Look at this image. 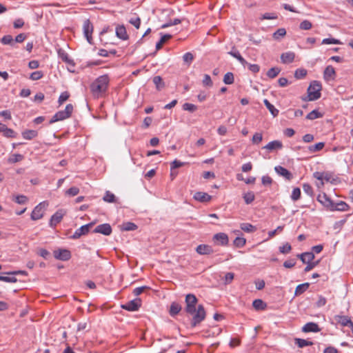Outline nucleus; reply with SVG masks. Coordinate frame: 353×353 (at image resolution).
I'll return each mask as SVG.
<instances>
[{
    "instance_id": "1",
    "label": "nucleus",
    "mask_w": 353,
    "mask_h": 353,
    "mask_svg": "<svg viewBox=\"0 0 353 353\" xmlns=\"http://www.w3.org/2000/svg\"><path fill=\"white\" fill-rule=\"evenodd\" d=\"M185 311L187 314L193 315L191 321V326L196 327L200 324L205 318L206 312L203 305H199L196 307L198 299L193 294H188L185 299Z\"/></svg>"
},
{
    "instance_id": "2",
    "label": "nucleus",
    "mask_w": 353,
    "mask_h": 353,
    "mask_svg": "<svg viewBox=\"0 0 353 353\" xmlns=\"http://www.w3.org/2000/svg\"><path fill=\"white\" fill-rule=\"evenodd\" d=\"M110 78L108 74H103L97 78L90 85L92 93L97 97L105 93L108 88Z\"/></svg>"
},
{
    "instance_id": "3",
    "label": "nucleus",
    "mask_w": 353,
    "mask_h": 353,
    "mask_svg": "<svg viewBox=\"0 0 353 353\" xmlns=\"http://www.w3.org/2000/svg\"><path fill=\"white\" fill-rule=\"evenodd\" d=\"M321 89L322 85L319 81H312L307 90V96L306 97H302V100L305 101H316L319 99L321 96Z\"/></svg>"
},
{
    "instance_id": "4",
    "label": "nucleus",
    "mask_w": 353,
    "mask_h": 353,
    "mask_svg": "<svg viewBox=\"0 0 353 353\" xmlns=\"http://www.w3.org/2000/svg\"><path fill=\"white\" fill-rule=\"evenodd\" d=\"M73 112V105L70 103L65 106V110L57 112L50 120V124L69 118Z\"/></svg>"
},
{
    "instance_id": "5",
    "label": "nucleus",
    "mask_w": 353,
    "mask_h": 353,
    "mask_svg": "<svg viewBox=\"0 0 353 353\" xmlns=\"http://www.w3.org/2000/svg\"><path fill=\"white\" fill-rule=\"evenodd\" d=\"M48 205V203L47 201H43L38 204L31 213V219L33 221L41 219L43 216L45 209Z\"/></svg>"
},
{
    "instance_id": "6",
    "label": "nucleus",
    "mask_w": 353,
    "mask_h": 353,
    "mask_svg": "<svg viewBox=\"0 0 353 353\" xmlns=\"http://www.w3.org/2000/svg\"><path fill=\"white\" fill-rule=\"evenodd\" d=\"M83 34L86 38L88 42L90 44L92 43V32L93 26L89 19H86L83 22Z\"/></svg>"
},
{
    "instance_id": "7",
    "label": "nucleus",
    "mask_w": 353,
    "mask_h": 353,
    "mask_svg": "<svg viewBox=\"0 0 353 353\" xmlns=\"http://www.w3.org/2000/svg\"><path fill=\"white\" fill-rule=\"evenodd\" d=\"M95 224V222H91L84 225H82L79 229H77L74 233L71 236L73 239H79L81 236L87 234L90 229Z\"/></svg>"
},
{
    "instance_id": "8",
    "label": "nucleus",
    "mask_w": 353,
    "mask_h": 353,
    "mask_svg": "<svg viewBox=\"0 0 353 353\" xmlns=\"http://www.w3.org/2000/svg\"><path fill=\"white\" fill-rule=\"evenodd\" d=\"M66 211L63 209L58 210L50 218L49 225L51 228H54L60 223L63 217L65 215Z\"/></svg>"
},
{
    "instance_id": "9",
    "label": "nucleus",
    "mask_w": 353,
    "mask_h": 353,
    "mask_svg": "<svg viewBox=\"0 0 353 353\" xmlns=\"http://www.w3.org/2000/svg\"><path fill=\"white\" fill-rule=\"evenodd\" d=\"M54 257L61 261H68L71 258V252L67 249H58L53 252Z\"/></svg>"
},
{
    "instance_id": "10",
    "label": "nucleus",
    "mask_w": 353,
    "mask_h": 353,
    "mask_svg": "<svg viewBox=\"0 0 353 353\" xmlns=\"http://www.w3.org/2000/svg\"><path fill=\"white\" fill-rule=\"evenodd\" d=\"M141 305V300L139 298H137L134 300L128 301L124 305H121L123 309L128 311H137Z\"/></svg>"
},
{
    "instance_id": "11",
    "label": "nucleus",
    "mask_w": 353,
    "mask_h": 353,
    "mask_svg": "<svg viewBox=\"0 0 353 353\" xmlns=\"http://www.w3.org/2000/svg\"><path fill=\"white\" fill-rule=\"evenodd\" d=\"M317 201L330 210L334 206V201L325 193L319 194Z\"/></svg>"
},
{
    "instance_id": "12",
    "label": "nucleus",
    "mask_w": 353,
    "mask_h": 353,
    "mask_svg": "<svg viewBox=\"0 0 353 353\" xmlns=\"http://www.w3.org/2000/svg\"><path fill=\"white\" fill-rule=\"evenodd\" d=\"M112 229L109 223H103L97 225L93 230L94 233H99L105 236H109L112 234Z\"/></svg>"
},
{
    "instance_id": "13",
    "label": "nucleus",
    "mask_w": 353,
    "mask_h": 353,
    "mask_svg": "<svg viewBox=\"0 0 353 353\" xmlns=\"http://www.w3.org/2000/svg\"><path fill=\"white\" fill-rule=\"evenodd\" d=\"M274 170L278 174L285 177L288 181H290L293 177L292 174L283 166L277 165L274 168Z\"/></svg>"
},
{
    "instance_id": "14",
    "label": "nucleus",
    "mask_w": 353,
    "mask_h": 353,
    "mask_svg": "<svg viewBox=\"0 0 353 353\" xmlns=\"http://www.w3.org/2000/svg\"><path fill=\"white\" fill-rule=\"evenodd\" d=\"M283 148V143L281 141L275 140L270 141L266 145L263 146L262 149H265L269 151H273L275 150H281Z\"/></svg>"
},
{
    "instance_id": "15",
    "label": "nucleus",
    "mask_w": 353,
    "mask_h": 353,
    "mask_svg": "<svg viewBox=\"0 0 353 353\" xmlns=\"http://www.w3.org/2000/svg\"><path fill=\"white\" fill-rule=\"evenodd\" d=\"M194 199L196 201H198L201 203H206L209 202L212 196L209 195L208 193L203 192H196L193 196Z\"/></svg>"
},
{
    "instance_id": "16",
    "label": "nucleus",
    "mask_w": 353,
    "mask_h": 353,
    "mask_svg": "<svg viewBox=\"0 0 353 353\" xmlns=\"http://www.w3.org/2000/svg\"><path fill=\"white\" fill-rule=\"evenodd\" d=\"M321 330L317 323L314 322L307 323L303 327V332H318Z\"/></svg>"
},
{
    "instance_id": "17",
    "label": "nucleus",
    "mask_w": 353,
    "mask_h": 353,
    "mask_svg": "<svg viewBox=\"0 0 353 353\" xmlns=\"http://www.w3.org/2000/svg\"><path fill=\"white\" fill-rule=\"evenodd\" d=\"M196 251L199 254H210L214 252L212 248L210 245L205 244H201L196 248Z\"/></svg>"
},
{
    "instance_id": "18",
    "label": "nucleus",
    "mask_w": 353,
    "mask_h": 353,
    "mask_svg": "<svg viewBox=\"0 0 353 353\" xmlns=\"http://www.w3.org/2000/svg\"><path fill=\"white\" fill-rule=\"evenodd\" d=\"M335 70L332 65H328L325 68L323 72V77L325 81L333 80L335 77Z\"/></svg>"
},
{
    "instance_id": "19",
    "label": "nucleus",
    "mask_w": 353,
    "mask_h": 353,
    "mask_svg": "<svg viewBox=\"0 0 353 353\" xmlns=\"http://www.w3.org/2000/svg\"><path fill=\"white\" fill-rule=\"evenodd\" d=\"M213 239L218 241L221 245H226L228 243V236L225 233L220 232L216 234Z\"/></svg>"
},
{
    "instance_id": "20",
    "label": "nucleus",
    "mask_w": 353,
    "mask_h": 353,
    "mask_svg": "<svg viewBox=\"0 0 353 353\" xmlns=\"http://www.w3.org/2000/svg\"><path fill=\"white\" fill-rule=\"evenodd\" d=\"M1 132H3V134L6 138H15L17 135V133L14 132L12 129L8 128L6 125H2Z\"/></svg>"
},
{
    "instance_id": "21",
    "label": "nucleus",
    "mask_w": 353,
    "mask_h": 353,
    "mask_svg": "<svg viewBox=\"0 0 353 353\" xmlns=\"http://www.w3.org/2000/svg\"><path fill=\"white\" fill-rule=\"evenodd\" d=\"M295 58V54L293 52H284L281 55V59L283 63H292Z\"/></svg>"
},
{
    "instance_id": "22",
    "label": "nucleus",
    "mask_w": 353,
    "mask_h": 353,
    "mask_svg": "<svg viewBox=\"0 0 353 353\" xmlns=\"http://www.w3.org/2000/svg\"><path fill=\"white\" fill-rule=\"evenodd\" d=\"M58 56L61 60L68 64L74 65V61L71 59L68 55V54L63 49L60 48L57 51Z\"/></svg>"
},
{
    "instance_id": "23",
    "label": "nucleus",
    "mask_w": 353,
    "mask_h": 353,
    "mask_svg": "<svg viewBox=\"0 0 353 353\" xmlns=\"http://www.w3.org/2000/svg\"><path fill=\"white\" fill-rule=\"evenodd\" d=\"M116 35L122 40H126L128 39V35L124 26H118L116 28Z\"/></svg>"
},
{
    "instance_id": "24",
    "label": "nucleus",
    "mask_w": 353,
    "mask_h": 353,
    "mask_svg": "<svg viewBox=\"0 0 353 353\" xmlns=\"http://www.w3.org/2000/svg\"><path fill=\"white\" fill-rule=\"evenodd\" d=\"M181 305L177 302H172L170 307L169 313L170 316H174L178 314L181 310Z\"/></svg>"
},
{
    "instance_id": "25",
    "label": "nucleus",
    "mask_w": 353,
    "mask_h": 353,
    "mask_svg": "<svg viewBox=\"0 0 353 353\" xmlns=\"http://www.w3.org/2000/svg\"><path fill=\"white\" fill-rule=\"evenodd\" d=\"M334 320L338 324H340L343 327H346L348 325V323L351 319L347 316L336 315L334 316Z\"/></svg>"
},
{
    "instance_id": "26",
    "label": "nucleus",
    "mask_w": 353,
    "mask_h": 353,
    "mask_svg": "<svg viewBox=\"0 0 353 353\" xmlns=\"http://www.w3.org/2000/svg\"><path fill=\"white\" fill-rule=\"evenodd\" d=\"M121 230L122 231H134L137 229V225L132 222H124L119 225Z\"/></svg>"
},
{
    "instance_id": "27",
    "label": "nucleus",
    "mask_w": 353,
    "mask_h": 353,
    "mask_svg": "<svg viewBox=\"0 0 353 353\" xmlns=\"http://www.w3.org/2000/svg\"><path fill=\"white\" fill-rule=\"evenodd\" d=\"M348 209V205L344 201H339L338 203L334 202V206L332 208L331 211H346Z\"/></svg>"
},
{
    "instance_id": "28",
    "label": "nucleus",
    "mask_w": 353,
    "mask_h": 353,
    "mask_svg": "<svg viewBox=\"0 0 353 353\" xmlns=\"http://www.w3.org/2000/svg\"><path fill=\"white\" fill-rule=\"evenodd\" d=\"M252 306L256 310H264L267 307V304L262 299H255L252 303Z\"/></svg>"
},
{
    "instance_id": "29",
    "label": "nucleus",
    "mask_w": 353,
    "mask_h": 353,
    "mask_svg": "<svg viewBox=\"0 0 353 353\" xmlns=\"http://www.w3.org/2000/svg\"><path fill=\"white\" fill-rule=\"evenodd\" d=\"M38 132L34 130H26L22 132V137L26 140H31L37 137Z\"/></svg>"
},
{
    "instance_id": "30",
    "label": "nucleus",
    "mask_w": 353,
    "mask_h": 353,
    "mask_svg": "<svg viewBox=\"0 0 353 353\" xmlns=\"http://www.w3.org/2000/svg\"><path fill=\"white\" fill-rule=\"evenodd\" d=\"M263 103L274 117L279 114V110H277L268 99H264Z\"/></svg>"
},
{
    "instance_id": "31",
    "label": "nucleus",
    "mask_w": 353,
    "mask_h": 353,
    "mask_svg": "<svg viewBox=\"0 0 353 353\" xmlns=\"http://www.w3.org/2000/svg\"><path fill=\"white\" fill-rule=\"evenodd\" d=\"M310 283H304L302 284H300L296 286L294 295L295 296H299L304 293L309 288Z\"/></svg>"
},
{
    "instance_id": "32",
    "label": "nucleus",
    "mask_w": 353,
    "mask_h": 353,
    "mask_svg": "<svg viewBox=\"0 0 353 353\" xmlns=\"http://www.w3.org/2000/svg\"><path fill=\"white\" fill-rule=\"evenodd\" d=\"M152 81L156 86L157 90H161L165 87V83L160 76L153 77Z\"/></svg>"
},
{
    "instance_id": "33",
    "label": "nucleus",
    "mask_w": 353,
    "mask_h": 353,
    "mask_svg": "<svg viewBox=\"0 0 353 353\" xmlns=\"http://www.w3.org/2000/svg\"><path fill=\"white\" fill-rule=\"evenodd\" d=\"M294 341L295 344L300 348H303L305 346H311L314 344L312 341L299 338H296Z\"/></svg>"
},
{
    "instance_id": "34",
    "label": "nucleus",
    "mask_w": 353,
    "mask_h": 353,
    "mask_svg": "<svg viewBox=\"0 0 353 353\" xmlns=\"http://www.w3.org/2000/svg\"><path fill=\"white\" fill-rule=\"evenodd\" d=\"M323 116V114L320 112L318 110H314L308 113L305 118L308 120H314L316 119L321 118Z\"/></svg>"
},
{
    "instance_id": "35",
    "label": "nucleus",
    "mask_w": 353,
    "mask_h": 353,
    "mask_svg": "<svg viewBox=\"0 0 353 353\" xmlns=\"http://www.w3.org/2000/svg\"><path fill=\"white\" fill-rule=\"evenodd\" d=\"M171 38L172 36L169 34L162 35L160 40L156 44L157 50H160L162 48L163 45Z\"/></svg>"
},
{
    "instance_id": "36",
    "label": "nucleus",
    "mask_w": 353,
    "mask_h": 353,
    "mask_svg": "<svg viewBox=\"0 0 353 353\" xmlns=\"http://www.w3.org/2000/svg\"><path fill=\"white\" fill-rule=\"evenodd\" d=\"M281 72V69L279 67H273L269 69L266 73V75L270 79L275 78Z\"/></svg>"
},
{
    "instance_id": "37",
    "label": "nucleus",
    "mask_w": 353,
    "mask_h": 353,
    "mask_svg": "<svg viewBox=\"0 0 353 353\" xmlns=\"http://www.w3.org/2000/svg\"><path fill=\"white\" fill-rule=\"evenodd\" d=\"M243 198L246 204H250L254 201L255 199V195L253 192L250 191L243 194Z\"/></svg>"
},
{
    "instance_id": "38",
    "label": "nucleus",
    "mask_w": 353,
    "mask_h": 353,
    "mask_svg": "<svg viewBox=\"0 0 353 353\" xmlns=\"http://www.w3.org/2000/svg\"><path fill=\"white\" fill-rule=\"evenodd\" d=\"M241 229L246 232H254L256 230V227L248 223H243L241 224Z\"/></svg>"
},
{
    "instance_id": "39",
    "label": "nucleus",
    "mask_w": 353,
    "mask_h": 353,
    "mask_svg": "<svg viewBox=\"0 0 353 353\" xmlns=\"http://www.w3.org/2000/svg\"><path fill=\"white\" fill-rule=\"evenodd\" d=\"M23 159V156L20 154H13L8 159L9 163H15Z\"/></svg>"
},
{
    "instance_id": "40",
    "label": "nucleus",
    "mask_w": 353,
    "mask_h": 353,
    "mask_svg": "<svg viewBox=\"0 0 353 353\" xmlns=\"http://www.w3.org/2000/svg\"><path fill=\"white\" fill-rule=\"evenodd\" d=\"M325 146V143L323 142H319L316 143L315 145H310L308 147V150L310 152L314 153L318 151L321 150Z\"/></svg>"
},
{
    "instance_id": "41",
    "label": "nucleus",
    "mask_w": 353,
    "mask_h": 353,
    "mask_svg": "<svg viewBox=\"0 0 353 353\" xmlns=\"http://www.w3.org/2000/svg\"><path fill=\"white\" fill-rule=\"evenodd\" d=\"M1 42L3 45H10L11 46H14V39L10 34L3 36L1 39Z\"/></svg>"
},
{
    "instance_id": "42",
    "label": "nucleus",
    "mask_w": 353,
    "mask_h": 353,
    "mask_svg": "<svg viewBox=\"0 0 353 353\" xmlns=\"http://www.w3.org/2000/svg\"><path fill=\"white\" fill-rule=\"evenodd\" d=\"M286 34V30L285 28H279L273 34V38L275 40H279L283 38Z\"/></svg>"
},
{
    "instance_id": "43",
    "label": "nucleus",
    "mask_w": 353,
    "mask_h": 353,
    "mask_svg": "<svg viewBox=\"0 0 353 353\" xmlns=\"http://www.w3.org/2000/svg\"><path fill=\"white\" fill-rule=\"evenodd\" d=\"M307 74V70L303 68H298L294 72V77L297 79L304 78Z\"/></svg>"
},
{
    "instance_id": "44",
    "label": "nucleus",
    "mask_w": 353,
    "mask_h": 353,
    "mask_svg": "<svg viewBox=\"0 0 353 353\" xmlns=\"http://www.w3.org/2000/svg\"><path fill=\"white\" fill-rule=\"evenodd\" d=\"M234 74L232 72H228L224 75L223 82L225 84H228V85L232 84L234 83Z\"/></svg>"
},
{
    "instance_id": "45",
    "label": "nucleus",
    "mask_w": 353,
    "mask_h": 353,
    "mask_svg": "<svg viewBox=\"0 0 353 353\" xmlns=\"http://www.w3.org/2000/svg\"><path fill=\"white\" fill-rule=\"evenodd\" d=\"M103 200L108 203H114L115 202V196L110 191H107L103 198Z\"/></svg>"
},
{
    "instance_id": "46",
    "label": "nucleus",
    "mask_w": 353,
    "mask_h": 353,
    "mask_svg": "<svg viewBox=\"0 0 353 353\" xmlns=\"http://www.w3.org/2000/svg\"><path fill=\"white\" fill-rule=\"evenodd\" d=\"M301 198V190L299 188H294L291 194V199L294 201L299 200Z\"/></svg>"
},
{
    "instance_id": "47",
    "label": "nucleus",
    "mask_w": 353,
    "mask_h": 353,
    "mask_svg": "<svg viewBox=\"0 0 353 353\" xmlns=\"http://www.w3.org/2000/svg\"><path fill=\"white\" fill-rule=\"evenodd\" d=\"M43 77L42 71L37 70L30 74V79L32 81H37L41 79Z\"/></svg>"
},
{
    "instance_id": "48",
    "label": "nucleus",
    "mask_w": 353,
    "mask_h": 353,
    "mask_svg": "<svg viewBox=\"0 0 353 353\" xmlns=\"http://www.w3.org/2000/svg\"><path fill=\"white\" fill-rule=\"evenodd\" d=\"M314 259V254L312 252H304V259H302V262L303 263H307L310 261H313Z\"/></svg>"
},
{
    "instance_id": "49",
    "label": "nucleus",
    "mask_w": 353,
    "mask_h": 353,
    "mask_svg": "<svg viewBox=\"0 0 353 353\" xmlns=\"http://www.w3.org/2000/svg\"><path fill=\"white\" fill-rule=\"evenodd\" d=\"M183 110L185 111H189L190 112H194L197 110L196 105L190 103H185L183 105Z\"/></svg>"
},
{
    "instance_id": "50",
    "label": "nucleus",
    "mask_w": 353,
    "mask_h": 353,
    "mask_svg": "<svg viewBox=\"0 0 353 353\" xmlns=\"http://www.w3.org/2000/svg\"><path fill=\"white\" fill-rule=\"evenodd\" d=\"M183 60L188 65H190L194 60V56L191 52H186L183 56Z\"/></svg>"
},
{
    "instance_id": "51",
    "label": "nucleus",
    "mask_w": 353,
    "mask_h": 353,
    "mask_svg": "<svg viewBox=\"0 0 353 353\" xmlns=\"http://www.w3.org/2000/svg\"><path fill=\"white\" fill-rule=\"evenodd\" d=\"M263 140V134L260 132H256L252 139V142L253 144L258 145Z\"/></svg>"
},
{
    "instance_id": "52",
    "label": "nucleus",
    "mask_w": 353,
    "mask_h": 353,
    "mask_svg": "<svg viewBox=\"0 0 353 353\" xmlns=\"http://www.w3.org/2000/svg\"><path fill=\"white\" fill-rule=\"evenodd\" d=\"M312 27V23L308 20H303L302 22H301L299 25V28L301 30H310Z\"/></svg>"
},
{
    "instance_id": "53",
    "label": "nucleus",
    "mask_w": 353,
    "mask_h": 353,
    "mask_svg": "<svg viewBox=\"0 0 353 353\" xmlns=\"http://www.w3.org/2000/svg\"><path fill=\"white\" fill-rule=\"evenodd\" d=\"M246 240L243 237H236L234 241V244L237 248H242L245 245Z\"/></svg>"
},
{
    "instance_id": "54",
    "label": "nucleus",
    "mask_w": 353,
    "mask_h": 353,
    "mask_svg": "<svg viewBox=\"0 0 353 353\" xmlns=\"http://www.w3.org/2000/svg\"><path fill=\"white\" fill-rule=\"evenodd\" d=\"M18 204H25L28 201V197L25 195H17L13 199Z\"/></svg>"
},
{
    "instance_id": "55",
    "label": "nucleus",
    "mask_w": 353,
    "mask_h": 353,
    "mask_svg": "<svg viewBox=\"0 0 353 353\" xmlns=\"http://www.w3.org/2000/svg\"><path fill=\"white\" fill-rule=\"evenodd\" d=\"M70 97V94L67 91H65V92H63L59 97V99H58V103L59 105H61L63 103V102H65V101H67Z\"/></svg>"
},
{
    "instance_id": "56",
    "label": "nucleus",
    "mask_w": 353,
    "mask_h": 353,
    "mask_svg": "<svg viewBox=\"0 0 353 353\" xmlns=\"http://www.w3.org/2000/svg\"><path fill=\"white\" fill-rule=\"evenodd\" d=\"M292 250V247L290 243H286L282 246L279 247V252L282 254H288Z\"/></svg>"
},
{
    "instance_id": "57",
    "label": "nucleus",
    "mask_w": 353,
    "mask_h": 353,
    "mask_svg": "<svg viewBox=\"0 0 353 353\" xmlns=\"http://www.w3.org/2000/svg\"><path fill=\"white\" fill-rule=\"evenodd\" d=\"M79 188L73 186V187H71L70 188H69L68 190H66L65 194L69 195L70 196H74L77 195L79 194Z\"/></svg>"
},
{
    "instance_id": "58",
    "label": "nucleus",
    "mask_w": 353,
    "mask_h": 353,
    "mask_svg": "<svg viewBox=\"0 0 353 353\" xmlns=\"http://www.w3.org/2000/svg\"><path fill=\"white\" fill-rule=\"evenodd\" d=\"M319 263V261H310V262L307 263H306L307 265L305 268L304 271L305 272H310L313 268H314Z\"/></svg>"
},
{
    "instance_id": "59",
    "label": "nucleus",
    "mask_w": 353,
    "mask_h": 353,
    "mask_svg": "<svg viewBox=\"0 0 353 353\" xmlns=\"http://www.w3.org/2000/svg\"><path fill=\"white\" fill-rule=\"evenodd\" d=\"M278 18V15L274 12H266L264 13L261 19H276Z\"/></svg>"
},
{
    "instance_id": "60",
    "label": "nucleus",
    "mask_w": 353,
    "mask_h": 353,
    "mask_svg": "<svg viewBox=\"0 0 353 353\" xmlns=\"http://www.w3.org/2000/svg\"><path fill=\"white\" fill-rule=\"evenodd\" d=\"M203 85L204 86L211 87L213 84L211 77L209 74H204L203 79Z\"/></svg>"
},
{
    "instance_id": "61",
    "label": "nucleus",
    "mask_w": 353,
    "mask_h": 353,
    "mask_svg": "<svg viewBox=\"0 0 353 353\" xmlns=\"http://www.w3.org/2000/svg\"><path fill=\"white\" fill-rule=\"evenodd\" d=\"M129 22L133 25L137 29H139L141 26V19L139 17L131 18Z\"/></svg>"
},
{
    "instance_id": "62",
    "label": "nucleus",
    "mask_w": 353,
    "mask_h": 353,
    "mask_svg": "<svg viewBox=\"0 0 353 353\" xmlns=\"http://www.w3.org/2000/svg\"><path fill=\"white\" fill-rule=\"evenodd\" d=\"M0 281L8 283H16L17 281V279L14 276H0Z\"/></svg>"
},
{
    "instance_id": "63",
    "label": "nucleus",
    "mask_w": 353,
    "mask_h": 353,
    "mask_svg": "<svg viewBox=\"0 0 353 353\" xmlns=\"http://www.w3.org/2000/svg\"><path fill=\"white\" fill-rule=\"evenodd\" d=\"M303 191L308 195L312 196L313 194V189L312 186L308 183H304L303 185Z\"/></svg>"
},
{
    "instance_id": "64",
    "label": "nucleus",
    "mask_w": 353,
    "mask_h": 353,
    "mask_svg": "<svg viewBox=\"0 0 353 353\" xmlns=\"http://www.w3.org/2000/svg\"><path fill=\"white\" fill-rule=\"evenodd\" d=\"M261 182L263 185H270L272 183V179L268 175L263 176L261 178Z\"/></svg>"
}]
</instances>
